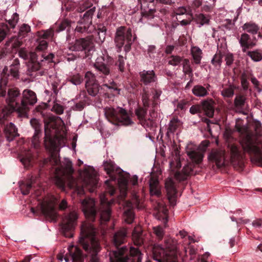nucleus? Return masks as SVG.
I'll list each match as a JSON object with an SVG mask.
<instances>
[{
  "label": "nucleus",
  "mask_w": 262,
  "mask_h": 262,
  "mask_svg": "<svg viewBox=\"0 0 262 262\" xmlns=\"http://www.w3.org/2000/svg\"><path fill=\"white\" fill-rule=\"evenodd\" d=\"M103 167L111 180L105 181L107 190L105 194L100 196V208L97 210L94 204L89 205L85 200H83L82 203L83 205V211L86 218L92 222L97 221L98 224L102 226L110 221L111 214V206L115 201L113 197L115 187L112 184L115 180L113 176L115 166L112 161H106L104 162Z\"/></svg>",
  "instance_id": "nucleus-1"
},
{
  "label": "nucleus",
  "mask_w": 262,
  "mask_h": 262,
  "mask_svg": "<svg viewBox=\"0 0 262 262\" xmlns=\"http://www.w3.org/2000/svg\"><path fill=\"white\" fill-rule=\"evenodd\" d=\"M113 58L108 59L106 63L103 56L98 57L94 64L97 71L96 75L91 71L85 73V87L88 94L93 96H96L99 91L98 80H102L104 84L103 89L105 92V95L108 99V103L111 104L114 100L115 80L113 75L111 74V62Z\"/></svg>",
  "instance_id": "nucleus-2"
},
{
  "label": "nucleus",
  "mask_w": 262,
  "mask_h": 262,
  "mask_svg": "<svg viewBox=\"0 0 262 262\" xmlns=\"http://www.w3.org/2000/svg\"><path fill=\"white\" fill-rule=\"evenodd\" d=\"M96 229L91 223L83 224L81 227L79 244L89 255L86 256V262H101L98 256L101 247L96 238Z\"/></svg>",
  "instance_id": "nucleus-3"
},
{
  "label": "nucleus",
  "mask_w": 262,
  "mask_h": 262,
  "mask_svg": "<svg viewBox=\"0 0 262 262\" xmlns=\"http://www.w3.org/2000/svg\"><path fill=\"white\" fill-rule=\"evenodd\" d=\"M95 11L96 7H93L80 16L77 23L75 33L77 36L94 34L93 36H98L100 41L103 42L105 38L107 29L102 24H98L97 27L92 25V18Z\"/></svg>",
  "instance_id": "nucleus-4"
},
{
  "label": "nucleus",
  "mask_w": 262,
  "mask_h": 262,
  "mask_svg": "<svg viewBox=\"0 0 262 262\" xmlns=\"http://www.w3.org/2000/svg\"><path fill=\"white\" fill-rule=\"evenodd\" d=\"M127 235L126 229L122 228L116 232V262H127L130 256L133 257L132 262H141V253L138 248L130 247L129 251L126 246L117 247V245L124 243Z\"/></svg>",
  "instance_id": "nucleus-5"
},
{
  "label": "nucleus",
  "mask_w": 262,
  "mask_h": 262,
  "mask_svg": "<svg viewBox=\"0 0 262 262\" xmlns=\"http://www.w3.org/2000/svg\"><path fill=\"white\" fill-rule=\"evenodd\" d=\"M178 241L171 237L164 241L163 246L155 245L153 248L154 258L158 262H178Z\"/></svg>",
  "instance_id": "nucleus-6"
},
{
  "label": "nucleus",
  "mask_w": 262,
  "mask_h": 262,
  "mask_svg": "<svg viewBox=\"0 0 262 262\" xmlns=\"http://www.w3.org/2000/svg\"><path fill=\"white\" fill-rule=\"evenodd\" d=\"M50 132L51 130L49 128L48 124H45L44 145L46 148L51 154L48 158L43 160L42 166L48 167L50 166L49 168H53L54 166L60 165V161L57 155L53 153V151L57 148V140L55 138L52 137Z\"/></svg>",
  "instance_id": "nucleus-7"
},
{
  "label": "nucleus",
  "mask_w": 262,
  "mask_h": 262,
  "mask_svg": "<svg viewBox=\"0 0 262 262\" xmlns=\"http://www.w3.org/2000/svg\"><path fill=\"white\" fill-rule=\"evenodd\" d=\"M116 174L118 175V184L120 191V194L118 196L120 199L124 200L127 194L128 190V182L134 186L138 185V177L137 175L130 177L129 173L126 172L119 167H116Z\"/></svg>",
  "instance_id": "nucleus-8"
},
{
  "label": "nucleus",
  "mask_w": 262,
  "mask_h": 262,
  "mask_svg": "<svg viewBox=\"0 0 262 262\" xmlns=\"http://www.w3.org/2000/svg\"><path fill=\"white\" fill-rule=\"evenodd\" d=\"M69 49L73 51L80 52L79 56L82 58L91 59L94 51V45L90 36L76 39Z\"/></svg>",
  "instance_id": "nucleus-9"
},
{
  "label": "nucleus",
  "mask_w": 262,
  "mask_h": 262,
  "mask_svg": "<svg viewBox=\"0 0 262 262\" xmlns=\"http://www.w3.org/2000/svg\"><path fill=\"white\" fill-rule=\"evenodd\" d=\"M78 214L75 210H70L63 214L61 223L62 233L67 237H72L77 224Z\"/></svg>",
  "instance_id": "nucleus-10"
},
{
  "label": "nucleus",
  "mask_w": 262,
  "mask_h": 262,
  "mask_svg": "<svg viewBox=\"0 0 262 262\" xmlns=\"http://www.w3.org/2000/svg\"><path fill=\"white\" fill-rule=\"evenodd\" d=\"M209 144V142L205 140L203 141L199 146L192 144L187 146L186 152L193 164H200L202 163L205 151Z\"/></svg>",
  "instance_id": "nucleus-11"
},
{
  "label": "nucleus",
  "mask_w": 262,
  "mask_h": 262,
  "mask_svg": "<svg viewBox=\"0 0 262 262\" xmlns=\"http://www.w3.org/2000/svg\"><path fill=\"white\" fill-rule=\"evenodd\" d=\"M55 184L59 188L64 189L65 187V179H73L72 174L74 169L71 161H67L65 166H60L55 168Z\"/></svg>",
  "instance_id": "nucleus-12"
},
{
  "label": "nucleus",
  "mask_w": 262,
  "mask_h": 262,
  "mask_svg": "<svg viewBox=\"0 0 262 262\" xmlns=\"http://www.w3.org/2000/svg\"><path fill=\"white\" fill-rule=\"evenodd\" d=\"M7 95L6 102L9 107L8 113H11L15 111L20 117V103L21 96L19 90L17 88L9 89Z\"/></svg>",
  "instance_id": "nucleus-13"
},
{
  "label": "nucleus",
  "mask_w": 262,
  "mask_h": 262,
  "mask_svg": "<svg viewBox=\"0 0 262 262\" xmlns=\"http://www.w3.org/2000/svg\"><path fill=\"white\" fill-rule=\"evenodd\" d=\"M37 102L36 94L31 90H25L22 93L20 100V117H25L29 110V106Z\"/></svg>",
  "instance_id": "nucleus-14"
},
{
  "label": "nucleus",
  "mask_w": 262,
  "mask_h": 262,
  "mask_svg": "<svg viewBox=\"0 0 262 262\" xmlns=\"http://www.w3.org/2000/svg\"><path fill=\"white\" fill-rule=\"evenodd\" d=\"M0 124L4 126V132L6 137L9 141H12L14 138L18 136L17 129L12 123H9L5 115H0Z\"/></svg>",
  "instance_id": "nucleus-15"
},
{
  "label": "nucleus",
  "mask_w": 262,
  "mask_h": 262,
  "mask_svg": "<svg viewBox=\"0 0 262 262\" xmlns=\"http://www.w3.org/2000/svg\"><path fill=\"white\" fill-rule=\"evenodd\" d=\"M97 180L95 176L89 171H86L82 181V188L79 190V193H83L84 189L90 192H93L97 187Z\"/></svg>",
  "instance_id": "nucleus-16"
},
{
  "label": "nucleus",
  "mask_w": 262,
  "mask_h": 262,
  "mask_svg": "<svg viewBox=\"0 0 262 262\" xmlns=\"http://www.w3.org/2000/svg\"><path fill=\"white\" fill-rule=\"evenodd\" d=\"M19 15L15 13L12 16V17L7 23H2L0 24V42L3 40L7 35L10 31V29H14L18 23Z\"/></svg>",
  "instance_id": "nucleus-17"
},
{
  "label": "nucleus",
  "mask_w": 262,
  "mask_h": 262,
  "mask_svg": "<svg viewBox=\"0 0 262 262\" xmlns=\"http://www.w3.org/2000/svg\"><path fill=\"white\" fill-rule=\"evenodd\" d=\"M68 251L64 258L66 262H69L70 259L72 262H83L84 255L79 248L71 246L68 248Z\"/></svg>",
  "instance_id": "nucleus-18"
},
{
  "label": "nucleus",
  "mask_w": 262,
  "mask_h": 262,
  "mask_svg": "<svg viewBox=\"0 0 262 262\" xmlns=\"http://www.w3.org/2000/svg\"><path fill=\"white\" fill-rule=\"evenodd\" d=\"M165 187L170 204L173 206H175L177 202V191L175 184L171 178H168L166 180Z\"/></svg>",
  "instance_id": "nucleus-19"
},
{
  "label": "nucleus",
  "mask_w": 262,
  "mask_h": 262,
  "mask_svg": "<svg viewBox=\"0 0 262 262\" xmlns=\"http://www.w3.org/2000/svg\"><path fill=\"white\" fill-rule=\"evenodd\" d=\"M30 124L34 128L35 132L32 138V145L34 148L37 149L40 146V138L41 136V125L36 119H32L30 120Z\"/></svg>",
  "instance_id": "nucleus-20"
},
{
  "label": "nucleus",
  "mask_w": 262,
  "mask_h": 262,
  "mask_svg": "<svg viewBox=\"0 0 262 262\" xmlns=\"http://www.w3.org/2000/svg\"><path fill=\"white\" fill-rule=\"evenodd\" d=\"M119 204H122L123 209H125L124 212V221L127 224H131L134 220V214L132 211V204L130 201H124L123 200L117 199Z\"/></svg>",
  "instance_id": "nucleus-21"
},
{
  "label": "nucleus",
  "mask_w": 262,
  "mask_h": 262,
  "mask_svg": "<svg viewBox=\"0 0 262 262\" xmlns=\"http://www.w3.org/2000/svg\"><path fill=\"white\" fill-rule=\"evenodd\" d=\"M27 74L30 76H42L47 73L39 62H28Z\"/></svg>",
  "instance_id": "nucleus-22"
},
{
  "label": "nucleus",
  "mask_w": 262,
  "mask_h": 262,
  "mask_svg": "<svg viewBox=\"0 0 262 262\" xmlns=\"http://www.w3.org/2000/svg\"><path fill=\"white\" fill-rule=\"evenodd\" d=\"M208 158L210 161L215 162L217 167H222L225 164V151L223 150L213 149Z\"/></svg>",
  "instance_id": "nucleus-23"
},
{
  "label": "nucleus",
  "mask_w": 262,
  "mask_h": 262,
  "mask_svg": "<svg viewBox=\"0 0 262 262\" xmlns=\"http://www.w3.org/2000/svg\"><path fill=\"white\" fill-rule=\"evenodd\" d=\"M241 144L244 150L249 153L258 154L260 152L259 148L254 144L252 137L249 134L243 138Z\"/></svg>",
  "instance_id": "nucleus-24"
},
{
  "label": "nucleus",
  "mask_w": 262,
  "mask_h": 262,
  "mask_svg": "<svg viewBox=\"0 0 262 262\" xmlns=\"http://www.w3.org/2000/svg\"><path fill=\"white\" fill-rule=\"evenodd\" d=\"M149 191L151 195H156L159 197L161 195V187L157 176L151 174L149 180Z\"/></svg>",
  "instance_id": "nucleus-25"
},
{
  "label": "nucleus",
  "mask_w": 262,
  "mask_h": 262,
  "mask_svg": "<svg viewBox=\"0 0 262 262\" xmlns=\"http://www.w3.org/2000/svg\"><path fill=\"white\" fill-rule=\"evenodd\" d=\"M117 112L116 121H118L121 124L124 125H129L133 123L129 115L125 110L118 107L116 109V113Z\"/></svg>",
  "instance_id": "nucleus-26"
},
{
  "label": "nucleus",
  "mask_w": 262,
  "mask_h": 262,
  "mask_svg": "<svg viewBox=\"0 0 262 262\" xmlns=\"http://www.w3.org/2000/svg\"><path fill=\"white\" fill-rule=\"evenodd\" d=\"M214 101L211 99H207L201 101V108L205 114L209 118L213 117L214 113Z\"/></svg>",
  "instance_id": "nucleus-27"
},
{
  "label": "nucleus",
  "mask_w": 262,
  "mask_h": 262,
  "mask_svg": "<svg viewBox=\"0 0 262 262\" xmlns=\"http://www.w3.org/2000/svg\"><path fill=\"white\" fill-rule=\"evenodd\" d=\"M41 213L45 216L51 221H55L57 218V213L55 208L50 205H41L40 207Z\"/></svg>",
  "instance_id": "nucleus-28"
},
{
  "label": "nucleus",
  "mask_w": 262,
  "mask_h": 262,
  "mask_svg": "<svg viewBox=\"0 0 262 262\" xmlns=\"http://www.w3.org/2000/svg\"><path fill=\"white\" fill-rule=\"evenodd\" d=\"M132 239L135 245L140 246L143 244V235L141 226H137L134 228L132 233Z\"/></svg>",
  "instance_id": "nucleus-29"
},
{
  "label": "nucleus",
  "mask_w": 262,
  "mask_h": 262,
  "mask_svg": "<svg viewBox=\"0 0 262 262\" xmlns=\"http://www.w3.org/2000/svg\"><path fill=\"white\" fill-rule=\"evenodd\" d=\"M141 81L145 84L155 82L156 76L154 71H143L140 73Z\"/></svg>",
  "instance_id": "nucleus-30"
},
{
  "label": "nucleus",
  "mask_w": 262,
  "mask_h": 262,
  "mask_svg": "<svg viewBox=\"0 0 262 262\" xmlns=\"http://www.w3.org/2000/svg\"><path fill=\"white\" fill-rule=\"evenodd\" d=\"M209 84L205 88L201 85L197 84L193 86L192 89V94L198 97H204L209 94Z\"/></svg>",
  "instance_id": "nucleus-31"
},
{
  "label": "nucleus",
  "mask_w": 262,
  "mask_h": 262,
  "mask_svg": "<svg viewBox=\"0 0 262 262\" xmlns=\"http://www.w3.org/2000/svg\"><path fill=\"white\" fill-rule=\"evenodd\" d=\"M154 209L159 217L167 219L168 210L165 204L162 201L157 202L154 204Z\"/></svg>",
  "instance_id": "nucleus-32"
},
{
  "label": "nucleus",
  "mask_w": 262,
  "mask_h": 262,
  "mask_svg": "<svg viewBox=\"0 0 262 262\" xmlns=\"http://www.w3.org/2000/svg\"><path fill=\"white\" fill-rule=\"evenodd\" d=\"M246 97L245 95L239 94L235 96L234 100V106L236 111L241 112L244 107Z\"/></svg>",
  "instance_id": "nucleus-33"
},
{
  "label": "nucleus",
  "mask_w": 262,
  "mask_h": 262,
  "mask_svg": "<svg viewBox=\"0 0 262 262\" xmlns=\"http://www.w3.org/2000/svg\"><path fill=\"white\" fill-rule=\"evenodd\" d=\"M125 31V27H121L117 29L116 32V42H118L116 46L118 47L119 49H120L124 43V34Z\"/></svg>",
  "instance_id": "nucleus-34"
},
{
  "label": "nucleus",
  "mask_w": 262,
  "mask_h": 262,
  "mask_svg": "<svg viewBox=\"0 0 262 262\" xmlns=\"http://www.w3.org/2000/svg\"><path fill=\"white\" fill-rule=\"evenodd\" d=\"M239 42L244 52L255 46V43L250 41L249 36L245 33L242 35Z\"/></svg>",
  "instance_id": "nucleus-35"
},
{
  "label": "nucleus",
  "mask_w": 262,
  "mask_h": 262,
  "mask_svg": "<svg viewBox=\"0 0 262 262\" xmlns=\"http://www.w3.org/2000/svg\"><path fill=\"white\" fill-rule=\"evenodd\" d=\"M169 165L172 170H174L176 169H178L181 167L180 156L178 150H176L174 155L172 156Z\"/></svg>",
  "instance_id": "nucleus-36"
},
{
  "label": "nucleus",
  "mask_w": 262,
  "mask_h": 262,
  "mask_svg": "<svg viewBox=\"0 0 262 262\" xmlns=\"http://www.w3.org/2000/svg\"><path fill=\"white\" fill-rule=\"evenodd\" d=\"M191 54L195 64H200L202 58V51L198 47L194 46L191 48Z\"/></svg>",
  "instance_id": "nucleus-37"
},
{
  "label": "nucleus",
  "mask_w": 262,
  "mask_h": 262,
  "mask_svg": "<svg viewBox=\"0 0 262 262\" xmlns=\"http://www.w3.org/2000/svg\"><path fill=\"white\" fill-rule=\"evenodd\" d=\"M34 183V181L32 177L28 182H22L19 187L21 192L23 195H27L30 193V190L32 188V185Z\"/></svg>",
  "instance_id": "nucleus-38"
},
{
  "label": "nucleus",
  "mask_w": 262,
  "mask_h": 262,
  "mask_svg": "<svg viewBox=\"0 0 262 262\" xmlns=\"http://www.w3.org/2000/svg\"><path fill=\"white\" fill-rule=\"evenodd\" d=\"M67 81L77 85L80 84L82 82L83 78L82 76L79 73L72 74L68 77Z\"/></svg>",
  "instance_id": "nucleus-39"
},
{
  "label": "nucleus",
  "mask_w": 262,
  "mask_h": 262,
  "mask_svg": "<svg viewBox=\"0 0 262 262\" xmlns=\"http://www.w3.org/2000/svg\"><path fill=\"white\" fill-rule=\"evenodd\" d=\"M54 36V31L52 29L41 30L37 32V37L43 40H49Z\"/></svg>",
  "instance_id": "nucleus-40"
},
{
  "label": "nucleus",
  "mask_w": 262,
  "mask_h": 262,
  "mask_svg": "<svg viewBox=\"0 0 262 262\" xmlns=\"http://www.w3.org/2000/svg\"><path fill=\"white\" fill-rule=\"evenodd\" d=\"M243 29L245 31L252 34H257L259 30V27L257 25L252 23L245 24L243 26Z\"/></svg>",
  "instance_id": "nucleus-41"
},
{
  "label": "nucleus",
  "mask_w": 262,
  "mask_h": 262,
  "mask_svg": "<svg viewBox=\"0 0 262 262\" xmlns=\"http://www.w3.org/2000/svg\"><path fill=\"white\" fill-rule=\"evenodd\" d=\"M235 86L233 85H229L223 88L221 91V95L224 98H232L234 94Z\"/></svg>",
  "instance_id": "nucleus-42"
},
{
  "label": "nucleus",
  "mask_w": 262,
  "mask_h": 262,
  "mask_svg": "<svg viewBox=\"0 0 262 262\" xmlns=\"http://www.w3.org/2000/svg\"><path fill=\"white\" fill-rule=\"evenodd\" d=\"M180 125V122L177 118L172 119L169 122L167 134L174 133Z\"/></svg>",
  "instance_id": "nucleus-43"
},
{
  "label": "nucleus",
  "mask_w": 262,
  "mask_h": 262,
  "mask_svg": "<svg viewBox=\"0 0 262 262\" xmlns=\"http://www.w3.org/2000/svg\"><path fill=\"white\" fill-rule=\"evenodd\" d=\"M147 108L139 107L135 110V114L142 124H144L146 120Z\"/></svg>",
  "instance_id": "nucleus-44"
},
{
  "label": "nucleus",
  "mask_w": 262,
  "mask_h": 262,
  "mask_svg": "<svg viewBox=\"0 0 262 262\" xmlns=\"http://www.w3.org/2000/svg\"><path fill=\"white\" fill-rule=\"evenodd\" d=\"M104 114L106 119L115 124V109L113 107H106L104 110Z\"/></svg>",
  "instance_id": "nucleus-45"
},
{
  "label": "nucleus",
  "mask_w": 262,
  "mask_h": 262,
  "mask_svg": "<svg viewBox=\"0 0 262 262\" xmlns=\"http://www.w3.org/2000/svg\"><path fill=\"white\" fill-rule=\"evenodd\" d=\"M32 157L31 154L28 151L22 155L20 161L25 167H28L31 165Z\"/></svg>",
  "instance_id": "nucleus-46"
},
{
  "label": "nucleus",
  "mask_w": 262,
  "mask_h": 262,
  "mask_svg": "<svg viewBox=\"0 0 262 262\" xmlns=\"http://www.w3.org/2000/svg\"><path fill=\"white\" fill-rule=\"evenodd\" d=\"M57 28L56 30L57 32H60L64 30L67 28L71 26V21L68 19H64L60 23L56 24Z\"/></svg>",
  "instance_id": "nucleus-47"
},
{
  "label": "nucleus",
  "mask_w": 262,
  "mask_h": 262,
  "mask_svg": "<svg viewBox=\"0 0 262 262\" xmlns=\"http://www.w3.org/2000/svg\"><path fill=\"white\" fill-rule=\"evenodd\" d=\"M247 54L254 61H259L262 59V52L259 51H249Z\"/></svg>",
  "instance_id": "nucleus-48"
},
{
  "label": "nucleus",
  "mask_w": 262,
  "mask_h": 262,
  "mask_svg": "<svg viewBox=\"0 0 262 262\" xmlns=\"http://www.w3.org/2000/svg\"><path fill=\"white\" fill-rule=\"evenodd\" d=\"M153 232L156 237L159 240H161L163 238L165 234L163 228L160 226L154 227Z\"/></svg>",
  "instance_id": "nucleus-49"
},
{
  "label": "nucleus",
  "mask_w": 262,
  "mask_h": 262,
  "mask_svg": "<svg viewBox=\"0 0 262 262\" xmlns=\"http://www.w3.org/2000/svg\"><path fill=\"white\" fill-rule=\"evenodd\" d=\"M195 17L197 23L200 25V26L209 24V19L206 17L203 14H198L196 15Z\"/></svg>",
  "instance_id": "nucleus-50"
},
{
  "label": "nucleus",
  "mask_w": 262,
  "mask_h": 262,
  "mask_svg": "<svg viewBox=\"0 0 262 262\" xmlns=\"http://www.w3.org/2000/svg\"><path fill=\"white\" fill-rule=\"evenodd\" d=\"M222 62V55L221 51L217 52L211 60L212 63L215 66H220Z\"/></svg>",
  "instance_id": "nucleus-51"
},
{
  "label": "nucleus",
  "mask_w": 262,
  "mask_h": 262,
  "mask_svg": "<svg viewBox=\"0 0 262 262\" xmlns=\"http://www.w3.org/2000/svg\"><path fill=\"white\" fill-rule=\"evenodd\" d=\"M36 41L38 43L37 46L36 48V50L37 51H43L46 50L48 46V43L47 40L41 39L37 37Z\"/></svg>",
  "instance_id": "nucleus-52"
},
{
  "label": "nucleus",
  "mask_w": 262,
  "mask_h": 262,
  "mask_svg": "<svg viewBox=\"0 0 262 262\" xmlns=\"http://www.w3.org/2000/svg\"><path fill=\"white\" fill-rule=\"evenodd\" d=\"M30 30V27L27 24H24L20 27L18 32V37L21 38L24 37Z\"/></svg>",
  "instance_id": "nucleus-53"
},
{
  "label": "nucleus",
  "mask_w": 262,
  "mask_h": 262,
  "mask_svg": "<svg viewBox=\"0 0 262 262\" xmlns=\"http://www.w3.org/2000/svg\"><path fill=\"white\" fill-rule=\"evenodd\" d=\"M183 171V177L182 179H186L187 177L190 174H193V171L192 168V165L191 164H187L184 166L182 169Z\"/></svg>",
  "instance_id": "nucleus-54"
},
{
  "label": "nucleus",
  "mask_w": 262,
  "mask_h": 262,
  "mask_svg": "<svg viewBox=\"0 0 262 262\" xmlns=\"http://www.w3.org/2000/svg\"><path fill=\"white\" fill-rule=\"evenodd\" d=\"M183 72L186 74L190 75L192 76V69L190 66L189 61L185 59L183 62Z\"/></svg>",
  "instance_id": "nucleus-55"
},
{
  "label": "nucleus",
  "mask_w": 262,
  "mask_h": 262,
  "mask_svg": "<svg viewBox=\"0 0 262 262\" xmlns=\"http://www.w3.org/2000/svg\"><path fill=\"white\" fill-rule=\"evenodd\" d=\"M181 60V58L179 56H171L169 58L168 63L176 66L180 63Z\"/></svg>",
  "instance_id": "nucleus-56"
},
{
  "label": "nucleus",
  "mask_w": 262,
  "mask_h": 262,
  "mask_svg": "<svg viewBox=\"0 0 262 262\" xmlns=\"http://www.w3.org/2000/svg\"><path fill=\"white\" fill-rule=\"evenodd\" d=\"M47 108V105L45 103H42L35 107V112L43 117L45 115V111Z\"/></svg>",
  "instance_id": "nucleus-57"
},
{
  "label": "nucleus",
  "mask_w": 262,
  "mask_h": 262,
  "mask_svg": "<svg viewBox=\"0 0 262 262\" xmlns=\"http://www.w3.org/2000/svg\"><path fill=\"white\" fill-rule=\"evenodd\" d=\"M231 158L232 159H238L239 156V151L236 146L231 145L230 147Z\"/></svg>",
  "instance_id": "nucleus-58"
},
{
  "label": "nucleus",
  "mask_w": 262,
  "mask_h": 262,
  "mask_svg": "<svg viewBox=\"0 0 262 262\" xmlns=\"http://www.w3.org/2000/svg\"><path fill=\"white\" fill-rule=\"evenodd\" d=\"M63 111L64 108L63 106L57 103H55L52 108V111L55 112L58 115L63 114Z\"/></svg>",
  "instance_id": "nucleus-59"
},
{
  "label": "nucleus",
  "mask_w": 262,
  "mask_h": 262,
  "mask_svg": "<svg viewBox=\"0 0 262 262\" xmlns=\"http://www.w3.org/2000/svg\"><path fill=\"white\" fill-rule=\"evenodd\" d=\"M10 42H7L5 45L6 47L3 48L0 52V58L5 57L7 54L12 52L10 48H9Z\"/></svg>",
  "instance_id": "nucleus-60"
},
{
  "label": "nucleus",
  "mask_w": 262,
  "mask_h": 262,
  "mask_svg": "<svg viewBox=\"0 0 262 262\" xmlns=\"http://www.w3.org/2000/svg\"><path fill=\"white\" fill-rule=\"evenodd\" d=\"M132 204H134L138 209H141L143 208V206L140 205V200L139 199L138 196L134 195L132 198V202H130Z\"/></svg>",
  "instance_id": "nucleus-61"
},
{
  "label": "nucleus",
  "mask_w": 262,
  "mask_h": 262,
  "mask_svg": "<svg viewBox=\"0 0 262 262\" xmlns=\"http://www.w3.org/2000/svg\"><path fill=\"white\" fill-rule=\"evenodd\" d=\"M85 106V101H80L78 103H76L72 107V109L75 111H81L84 108Z\"/></svg>",
  "instance_id": "nucleus-62"
},
{
  "label": "nucleus",
  "mask_w": 262,
  "mask_h": 262,
  "mask_svg": "<svg viewBox=\"0 0 262 262\" xmlns=\"http://www.w3.org/2000/svg\"><path fill=\"white\" fill-rule=\"evenodd\" d=\"M176 15H182L185 14L186 16L189 15L187 12V10L184 7H180L177 9L175 11Z\"/></svg>",
  "instance_id": "nucleus-63"
},
{
  "label": "nucleus",
  "mask_w": 262,
  "mask_h": 262,
  "mask_svg": "<svg viewBox=\"0 0 262 262\" xmlns=\"http://www.w3.org/2000/svg\"><path fill=\"white\" fill-rule=\"evenodd\" d=\"M18 70L19 68L17 67L10 66V72L11 75L15 78H19Z\"/></svg>",
  "instance_id": "nucleus-64"
}]
</instances>
